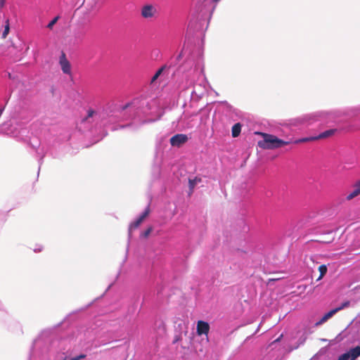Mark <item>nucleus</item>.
I'll return each instance as SVG.
<instances>
[{
	"mask_svg": "<svg viewBox=\"0 0 360 360\" xmlns=\"http://www.w3.org/2000/svg\"><path fill=\"white\" fill-rule=\"evenodd\" d=\"M150 212V204H148L145 210L139 214V216L134 221L130 223L128 229L129 240L131 238L133 231L136 229L141 224L144 219L149 215Z\"/></svg>",
	"mask_w": 360,
	"mask_h": 360,
	"instance_id": "8",
	"label": "nucleus"
},
{
	"mask_svg": "<svg viewBox=\"0 0 360 360\" xmlns=\"http://www.w3.org/2000/svg\"><path fill=\"white\" fill-rule=\"evenodd\" d=\"M346 354H348L349 360H356L359 356H360V346H356L349 349Z\"/></svg>",
	"mask_w": 360,
	"mask_h": 360,
	"instance_id": "13",
	"label": "nucleus"
},
{
	"mask_svg": "<svg viewBox=\"0 0 360 360\" xmlns=\"http://www.w3.org/2000/svg\"><path fill=\"white\" fill-rule=\"evenodd\" d=\"M336 131V129H330L328 130H326L325 131H323L320 133L319 135L315 136L316 140L319 139H324L326 138H328L330 136H332Z\"/></svg>",
	"mask_w": 360,
	"mask_h": 360,
	"instance_id": "16",
	"label": "nucleus"
},
{
	"mask_svg": "<svg viewBox=\"0 0 360 360\" xmlns=\"http://www.w3.org/2000/svg\"><path fill=\"white\" fill-rule=\"evenodd\" d=\"M349 305V302L347 301L343 302L340 307H336L334 309V310H337V312L345 309V307H348Z\"/></svg>",
	"mask_w": 360,
	"mask_h": 360,
	"instance_id": "25",
	"label": "nucleus"
},
{
	"mask_svg": "<svg viewBox=\"0 0 360 360\" xmlns=\"http://www.w3.org/2000/svg\"><path fill=\"white\" fill-rule=\"evenodd\" d=\"M214 9V6L210 10V6L207 7V3H202L198 6L197 14L191 20L188 27L198 32H203L207 30Z\"/></svg>",
	"mask_w": 360,
	"mask_h": 360,
	"instance_id": "4",
	"label": "nucleus"
},
{
	"mask_svg": "<svg viewBox=\"0 0 360 360\" xmlns=\"http://www.w3.org/2000/svg\"><path fill=\"white\" fill-rule=\"evenodd\" d=\"M257 134L261 135L263 138L262 141H258V146L263 149H276L281 148L284 146L292 143V139H288L286 140H283L278 138L275 135L266 133L259 132Z\"/></svg>",
	"mask_w": 360,
	"mask_h": 360,
	"instance_id": "6",
	"label": "nucleus"
},
{
	"mask_svg": "<svg viewBox=\"0 0 360 360\" xmlns=\"http://www.w3.org/2000/svg\"><path fill=\"white\" fill-rule=\"evenodd\" d=\"M105 113L100 110L89 108L86 113L82 117L80 121L77 124V127L82 132L93 131L101 129L103 126L107 124L104 120Z\"/></svg>",
	"mask_w": 360,
	"mask_h": 360,
	"instance_id": "3",
	"label": "nucleus"
},
{
	"mask_svg": "<svg viewBox=\"0 0 360 360\" xmlns=\"http://www.w3.org/2000/svg\"><path fill=\"white\" fill-rule=\"evenodd\" d=\"M59 16H56L54 18H53L49 22V24L47 25V27L50 30H51L53 28V27L54 26V25L58 22V19H59Z\"/></svg>",
	"mask_w": 360,
	"mask_h": 360,
	"instance_id": "23",
	"label": "nucleus"
},
{
	"mask_svg": "<svg viewBox=\"0 0 360 360\" xmlns=\"http://www.w3.org/2000/svg\"><path fill=\"white\" fill-rule=\"evenodd\" d=\"M328 115L329 113L328 112H317L313 115V117H314L315 120H319L323 117H326Z\"/></svg>",
	"mask_w": 360,
	"mask_h": 360,
	"instance_id": "20",
	"label": "nucleus"
},
{
	"mask_svg": "<svg viewBox=\"0 0 360 360\" xmlns=\"http://www.w3.org/2000/svg\"><path fill=\"white\" fill-rule=\"evenodd\" d=\"M122 110L124 114L127 111L133 112V115L130 116L132 122L127 125H120V128L130 127L132 130L138 129L143 124L157 121L163 115L159 99L143 95L124 105Z\"/></svg>",
	"mask_w": 360,
	"mask_h": 360,
	"instance_id": "1",
	"label": "nucleus"
},
{
	"mask_svg": "<svg viewBox=\"0 0 360 360\" xmlns=\"http://www.w3.org/2000/svg\"><path fill=\"white\" fill-rule=\"evenodd\" d=\"M184 51H185V48H184V49H183V51H181V53L177 56L176 60H179L181 58V56H182V55H183V53H184Z\"/></svg>",
	"mask_w": 360,
	"mask_h": 360,
	"instance_id": "30",
	"label": "nucleus"
},
{
	"mask_svg": "<svg viewBox=\"0 0 360 360\" xmlns=\"http://www.w3.org/2000/svg\"><path fill=\"white\" fill-rule=\"evenodd\" d=\"M203 70V60L200 53H192L179 67V71L184 77L179 88L185 90L193 86L192 98H200L207 91V82Z\"/></svg>",
	"mask_w": 360,
	"mask_h": 360,
	"instance_id": "2",
	"label": "nucleus"
},
{
	"mask_svg": "<svg viewBox=\"0 0 360 360\" xmlns=\"http://www.w3.org/2000/svg\"><path fill=\"white\" fill-rule=\"evenodd\" d=\"M347 355L348 354L344 353L338 357V360H349Z\"/></svg>",
	"mask_w": 360,
	"mask_h": 360,
	"instance_id": "27",
	"label": "nucleus"
},
{
	"mask_svg": "<svg viewBox=\"0 0 360 360\" xmlns=\"http://www.w3.org/2000/svg\"><path fill=\"white\" fill-rule=\"evenodd\" d=\"M51 339L46 337L44 334L37 338L30 349L29 360L34 359L37 357L44 356L51 351Z\"/></svg>",
	"mask_w": 360,
	"mask_h": 360,
	"instance_id": "5",
	"label": "nucleus"
},
{
	"mask_svg": "<svg viewBox=\"0 0 360 360\" xmlns=\"http://www.w3.org/2000/svg\"><path fill=\"white\" fill-rule=\"evenodd\" d=\"M213 2H218L219 0H212Z\"/></svg>",
	"mask_w": 360,
	"mask_h": 360,
	"instance_id": "32",
	"label": "nucleus"
},
{
	"mask_svg": "<svg viewBox=\"0 0 360 360\" xmlns=\"http://www.w3.org/2000/svg\"><path fill=\"white\" fill-rule=\"evenodd\" d=\"M359 195H360V180L354 184L352 191L347 195V199L352 200Z\"/></svg>",
	"mask_w": 360,
	"mask_h": 360,
	"instance_id": "15",
	"label": "nucleus"
},
{
	"mask_svg": "<svg viewBox=\"0 0 360 360\" xmlns=\"http://www.w3.org/2000/svg\"><path fill=\"white\" fill-rule=\"evenodd\" d=\"M337 313V310L331 309L326 314H325L323 317L316 322V325L319 326L321 324H323L324 322L327 321L329 319H330L333 315H335Z\"/></svg>",
	"mask_w": 360,
	"mask_h": 360,
	"instance_id": "17",
	"label": "nucleus"
},
{
	"mask_svg": "<svg viewBox=\"0 0 360 360\" xmlns=\"http://www.w3.org/2000/svg\"><path fill=\"white\" fill-rule=\"evenodd\" d=\"M162 330H165V326H164L163 323H162Z\"/></svg>",
	"mask_w": 360,
	"mask_h": 360,
	"instance_id": "33",
	"label": "nucleus"
},
{
	"mask_svg": "<svg viewBox=\"0 0 360 360\" xmlns=\"http://www.w3.org/2000/svg\"><path fill=\"white\" fill-rule=\"evenodd\" d=\"M8 32H9V23H8V20H6V25H5V29L2 33L3 38H5L7 36V34H8Z\"/></svg>",
	"mask_w": 360,
	"mask_h": 360,
	"instance_id": "24",
	"label": "nucleus"
},
{
	"mask_svg": "<svg viewBox=\"0 0 360 360\" xmlns=\"http://www.w3.org/2000/svg\"><path fill=\"white\" fill-rule=\"evenodd\" d=\"M316 141L315 136H310L302 139H292V143H300L304 142H309V141Z\"/></svg>",
	"mask_w": 360,
	"mask_h": 360,
	"instance_id": "19",
	"label": "nucleus"
},
{
	"mask_svg": "<svg viewBox=\"0 0 360 360\" xmlns=\"http://www.w3.org/2000/svg\"><path fill=\"white\" fill-rule=\"evenodd\" d=\"M200 182H201L200 177L195 176L193 179H191V178L188 179V186H189L188 195H189L193 193L195 187Z\"/></svg>",
	"mask_w": 360,
	"mask_h": 360,
	"instance_id": "14",
	"label": "nucleus"
},
{
	"mask_svg": "<svg viewBox=\"0 0 360 360\" xmlns=\"http://www.w3.org/2000/svg\"><path fill=\"white\" fill-rule=\"evenodd\" d=\"M141 15L146 20H154L158 18L159 11L157 5L146 4L141 8Z\"/></svg>",
	"mask_w": 360,
	"mask_h": 360,
	"instance_id": "7",
	"label": "nucleus"
},
{
	"mask_svg": "<svg viewBox=\"0 0 360 360\" xmlns=\"http://www.w3.org/2000/svg\"><path fill=\"white\" fill-rule=\"evenodd\" d=\"M188 140L187 135L184 134H177L170 139V144L174 147H181Z\"/></svg>",
	"mask_w": 360,
	"mask_h": 360,
	"instance_id": "10",
	"label": "nucleus"
},
{
	"mask_svg": "<svg viewBox=\"0 0 360 360\" xmlns=\"http://www.w3.org/2000/svg\"><path fill=\"white\" fill-rule=\"evenodd\" d=\"M241 127H242V125L239 122L236 123L232 127L231 133H232V136L233 138H236V137H238L240 135V131H241Z\"/></svg>",
	"mask_w": 360,
	"mask_h": 360,
	"instance_id": "18",
	"label": "nucleus"
},
{
	"mask_svg": "<svg viewBox=\"0 0 360 360\" xmlns=\"http://www.w3.org/2000/svg\"><path fill=\"white\" fill-rule=\"evenodd\" d=\"M210 329V326L207 322L199 321L197 324V333L198 335H207Z\"/></svg>",
	"mask_w": 360,
	"mask_h": 360,
	"instance_id": "12",
	"label": "nucleus"
},
{
	"mask_svg": "<svg viewBox=\"0 0 360 360\" xmlns=\"http://www.w3.org/2000/svg\"><path fill=\"white\" fill-rule=\"evenodd\" d=\"M4 110H5V105L1 106V107L0 108V117H1V115H2V114H3L4 111Z\"/></svg>",
	"mask_w": 360,
	"mask_h": 360,
	"instance_id": "28",
	"label": "nucleus"
},
{
	"mask_svg": "<svg viewBox=\"0 0 360 360\" xmlns=\"http://www.w3.org/2000/svg\"><path fill=\"white\" fill-rule=\"evenodd\" d=\"M59 63L63 73L67 75L71 74V65L70 62L67 60L65 54L62 53L59 58Z\"/></svg>",
	"mask_w": 360,
	"mask_h": 360,
	"instance_id": "11",
	"label": "nucleus"
},
{
	"mask_svg": "<svg viewBox=\"0 0 360 360\" xmlns=\"http://www.w3.org/2000/svg\"><path fill=\"white\" fill-rule=\"evenodd\" d=\"M44 248L41 245L37 244L35 245V247L33 248V251L34 252H40L43 250Z\"/></svg>",
	"mask_w": 360,
	"mask_h": 360,
	"instance_id": "26",
	"label": "nucleus"
},
{
	"mask_svg": "<svg viewBox=\"0 0 360 360\" xmlns=\"http://www.w3.org/2000/svg\"><path fill=\"white\" fill-rule=\"evenodd\" d=\"M6 0H0V8H3L5 5Z\"/></svg>",
	"mask_w": 360,
	"mask_h": 360,
	"instance_id": "29",
	"label": "nucleus"
},
{
	"mask_svg": "<svg viewBox=\"0 0 360 360\" xmlns=\"http://www.w3.org/2000/svg\"><path fill=\"white\" fill-rule=\"evenodd\" d=\"M169 68L165 65L160 68L151 77L150 80V86L151 88L158 87L160 84L165 79V77L168 75L166 72Z\"/></svg>",
	"mask_w": 360,
	"mask_h": 360,
	"instance_id": "9",
	"label": "nucleus"
},
{
	"mask_svg": "<svg viewBox=\"0 0 360 360\" xmlns=\"http://www.w3.org/2000/svg\"><path fill=\"white\" fill-rule=\"evenodd\" d=\"M152 231L153 228L151 226L148 227L146 230L141 233L140 237L143 238H147L150 234Z\"/></svg>",
	"mask_w": 360,
	"mask_h": 360,
	"instance_id": "22",
	"label": "nucleus"
},
{
	"mask_svg": "<svg viewBox=\"0 0 360 360\" xmlns=\"http://www.w3.org/2000/svg\"><path fill=\"white\" fill-rule=\"evenodd\" d=\"M319 270L320 271V276L318 278V280L321 279L327 272V267L326 265H321L319 267Z\"/></svg>",
	"mask_w": 360,
	"mask_h": 360,
	"instance_id": "21",
	"label": "nucleus"
},
{
	"mask_svg": "<svg viewBox=\"0 0 360 360\" xmlns=\"http://www.w3.org/2000/svg\"><path fill=\"white\" fill-rule=\"evenodd\" d=\"M280 338H281V337H279L278 338H277V339L275 340V342H278V341H279V340H280Z\"/></svg>",
	"mask_w": 360,
	"mask_h": 360,
	"instance_id": "31",
	"label": "nucleus"
}]
</instances>
